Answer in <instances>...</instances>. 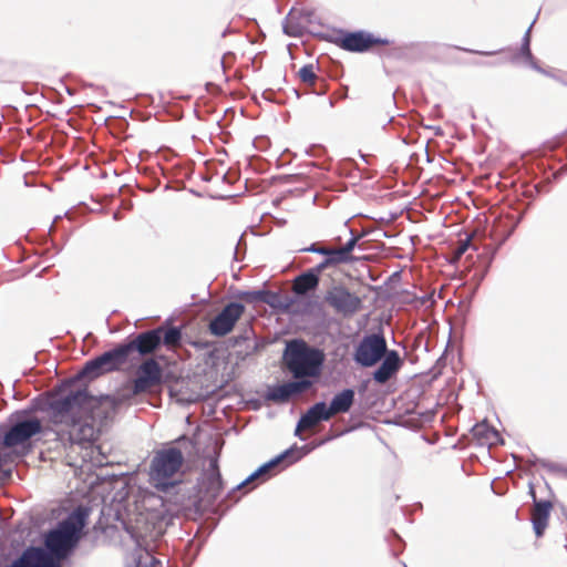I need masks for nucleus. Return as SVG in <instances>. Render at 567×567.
Returning <instances> with one entry per match:
<instances>
[{"instance_id":"obj_1","label":"nucleus","mask_w":567,"mask_h":567,"mask_svg":"<svg viewBox=\"0 0 567 567\" xmlns=\"http://www.w3.org/2000/svg\"><path fill=\"white\" fill-rule=\"evenodd\" d=\"M51 408L53 422L70 427L69 435L72 442L85 444L96 440L99 431L94 422H103L113 415L117 401L110 395L95 398L89 395L86 390H79L54 401Z\"/></svg>"},{"instance_id":"obj_2","label":"nucleus","mask_w":567,"mask_h":567,"mask_svg":"<svg viewBox=\"0 0 567 567\" xmlns=\"http://www.w3.org/2000/svg\"><path fill=\"white\" fill-rule=\"evenodd\" d=\"M86 516L84 509L78 508L66 519L59 523L55 529L47 534L44 544L51 554L64 558L75 547L85 526Z\"/></svg>"},{"instance_id":"obj_3","label":"nucleus","mask_w":567,"mask_h":567,"mask_svg":"<svg viewBox=\"0 0 567 567\" xmlns=\"http://www.w3.org/2000/svg\"><path fill=\"white\" fill-rule=\"evenodd\" d=\"M183 333L178 327L159 326L138 333L132 341L124 344L127 354L137 351L141 355L153 354L161 346L169 352L182 348Z\"/></svg>"},{"instance_id":"obj_4","label":"nucleus","mask_w":567,"mask_h":567,"mask_svg":"<svg viewBox=\"0 0 567 567\" xmlns=\"http://www.w3.org/2000/svg\"><path fill=\"white\" fill-rule=\"evenodd\" d=\"M287 370L296 379L305 380L319 373V349L310 348L303 340H291L287 343L284 355Z\"/></svg>"},{"instance_id":"obj_5","label":"nucleus","mask_w":567,"mask_h":567,"mask_svg":"<svg viewBox=\"0 0 567 567\" xmlns=\"http://www.w3.org/2000/svg\"><path fill=\"white\" fill-rule=\"evenodd\" d=\"M348 235H352V230L347 223H342L339 226L338 234L331 238V240L336 243L337 247L321 246V255L324 256V259L321 260V270L330 266L346 264L353 260L351 252L361 236H351L344 245H341L342 238Z\"/></svg>"},{"instance_id":"obj_6","label":"nucleus","mask_w":567,"mask_h":567,"mask_svg":"<svg viewBox=\"0 0 567 567\" xmlns=\"http://www.w3.org/2000/svg\"><path fill=\"white\" fill-rule=\"evenodd\" d=\"M386 340L382 333L365 334L353 351V360L363 368H371L386 354Z\"/></svg>"},{"instance_id":"obj_7","label":"nucleus","mask_w":567,"mask_h":567,"mask_svg":"<svg viewBox=\"0 0 567 567\" xmlns=\"http://www.w3.org/2000/svg\"><path fill=\"white\" fill-rule=\"evenodd\" d=\"M128 359L124 344L104 352L102 355L85 363L81 374L91 379L97 378L104 373L120 370Z\"/></svg>"},{"instance_id":"obj_8","label":"nucleus","mask_w":567,"mask_h":567,"mask_svg":"<svg viewBox=\"0 0 567 567\" xmlns=\"http://www.w3.org/2000/svg\"><path fill=\"white\" fill-rule=\"evenodd\" d=\"M333 42L346 51L358 53L369 52L389 44V40L363 30L341 32Z\"/></svg>"},{"instance_id":"obj_9","label":"nucleus","mask_w":567,"mask_h":567,"mask_svg":"<svg viewBox=\"0 0 567 567\" xmlns=\"http://www.w3.org/2000/svg\"><path fill=\"white\" fill-rule=\"evenodd\" d=\"M42 431L41 421L37 417L17 421L4 434L3 445L7 447H30V440Z\"/></svg>"},{"instance_id":"obj_10","label":"nucleus","mask_w":567,"mask_h":567,"mask_svg":"<svg viewBox=\"0 0 567 567\" xmlns=\"http://www.w3.org/2000/svg\"><path fill=\"white\" fill-rule=\"evenodd\" d=\"M185 463H153L150 471V481L158 491L166 492L183 482Z\"/></svg>"},{"instance_id":"obj_11","label":"nucleus","mask_w":567,"mask_h":567,"mask_svg":"<svg viewBox=\"0 0 567 567\" xmlns=\"http://www.w3.org/2000/svg\"><path fill=\"white\" fill-rule=\"evenodd\" d=\"M317 16L315 12L292 9L285 19V33L291 37H301L306 33L318 34Z\"/></svg>"},{"instance_id":"obj_12","label":"nucleus","mask_w":567,"mask_h":567,"mask_svg":"<svg viewBox=\"0 0 567 567\" xmlns=\"http://www.w3.org/2000/svg\"><path fill=\"white\" fill-rule=\"evenodd\" d=\"M324 301L337 313H341L344 317L352 316L359 311L362 305L361 299L343 286H334L328 289L324 295Z\"/></svg>"},{"instance_id":"obj_13","label":"nucleus","mask_w":567,"mask_h":567,"mask_svg":"<svg viewBox=\"0 0 567 567\" xmlns=\"http://www.w3.org/2000/svg\"><path fill=\"white\" fill-rule=\"evenodd\" d=\"M245 312V307L238 302H230L209 322L208 329L213 336L224 337L233 331L237 321Z\"/></svg>"},{"instance_id":"obj_14","label":"nucleus","mask_w":567,"mask_h":567,"mask_svg":"<svg viewBox=\"0 0 567 567\" xmlns=\"http://www.w3.org/2000/svg\"><path fill=\"white\" fill-rule=\"evenodd\" d=\"M162 381V368L154 358H148L141 363L137 375L133 381V394L145 393L158 385Z\"/></svg>"},{"instance_id":"obj_15","label":"nucleus","mask_w":567,"mask_h":567,"mask_svg":"<svg viewBox=\"0 0 567 567\" xmlns=\"http://www.w3.org/2000/svg\"><path fill=\"white\" fill-rule=\"evenodd\" d=\"M223 491V482L218 463H209L208 468L203 473L199 482V502L207 506L215 503Z\"/></svg>"},{"instance_id":"obj_16","label":"nucleus","mask_w":567,"mask_h":567,"mask_svg":"<svg viewBox=\"0 0 567 567\" xmlns=\"http://www.w3.org/2000/svg\"><path fill=\"white\" fill-rule=\"evenodd\" d=\"M195 449V443L190 439L181 436L165 445L162 450H158L153 461H184L185 454L189 456Z\"/></svg>"},{"instance_id":"obj_17","label":"nucleus","mask_w":567,"mask_h":567,"mask_svg":"<svg viewBox=\"0 0 567 567\" xmlns=\"http://www.w3.org/2000/svg\"><path fill=\"white\" fill-rule=\"evenodd\" d=\"M309 380L289 381L269 389L266 398L276 403L288 402L293 395L307 391L311 386Z\"/></svg>"},{"instance_id":"obj_18","label":"nucleus","mask_w":567,"mask_h":567,"mask_svg":"<svg viewBox=\"0 0 567 567\" xmlns=\"http://www.w3.org/2000/svg\"><path fill=\"white\" fill-rule=\"evenodd\" d=\"M10 567H59L40 547H29Z\"/></svg>"},{"instance_id":"obj_19","label":"nucleus","mask_w":567,"mask_h":567,"mask_svg":"<svg viewBox=\"0 0 567 567\" xmlns=\"http://www.w3.org/2000/svg\"><path fill=\"white\" fill-rule=\"evenodd\" d=\"M382 359L383 361L373 372V380L380 384H384L393 378L403 364L399 352L395 350H388L386 354Z\"/></svg>"},{"instance_id":"obj_20","label":"nucleus","mask_w":567,"mask_h":567,"mask_svg":"<svg viewBox=\"0 0 567 567\" xmlns=\"http://www.w3.org/2000/svg\"><path fill=\"white\" fill-rule=\"evenodd\" d=\"M354 400V391L346 389L338 393L327 406L321 402V421L329 420L332 415L349 411Z\"/></svg>"},{"instance_id":"obj_21","label":"nucleus","mask_w":567,"mask_h":567,"mask_svg":"<svg viewBox=\"0 0 567 567\" xmlns=\"http://www.w3.org/2000/svg\"><path fill=\"white\" fill-rule=\"evenodd\" d=\"M553 504L549 501H536L532 509V524L537 537H542L548 526Z\"/></svg>"},{"instance_id":"obj_22","label":"nucleus","mask_w":567,"mask_h":567,"mask_svg":"<svg viewBox=\"0 0 567 567\" xmlns=\"http://www.w3.org/2000/svg\"><path fill=\"white\" fill-rule=\"evenodd\" d=\"M472 435L476 443L482 446L492 447L503 443L498 431L491 426L487 422L475 424L472 429Z\"/></svg>"},{"instance_id":"obj_23","label":"nucleus","mask_w":567,"mask_h":567,"mask_svg":"<svg viewBox=\"0 0 567 567\" xmlns=\"http://www.w3.org/2000/svg\"><path fill=\"white\" fill-rule=\"evenodd\" d=\"M305 441V439H301ZM316 444L315 441L311 443L303 442L301 445L295 444L289 450L284 452L280 455H277L271 461H299L300 458L305 457L309 452L315 450Z\"/></svg>"},{"instance_id":"obj_24","label":"nucleus","mask_w":567,"mask_h":567,"mask_svg":"<svg viewBox=\"0 0 567 567\" xmlns=\"http://www.w3.org/2000/svg\"><path fill=\"white\" fill-rule=\"evenodd\" d=\"M264 302L280 311H289L293 303L289 296L267 290L265 291Z\"/></svg>"},{"instance_id":"obj_25","label":"nucleus","mask_w":567,"mask_h":567,"mask_svg":"<svg viewBox=\"0 0 567 567\" xmlns=\"http://www.w3.org/2000/svg\"><path fill=\"white\" fill-rule=\"evenodd\" d=\"M319 424V403L311 406L309 412L303 415L296 427V434L301 436L302 432L312 429Z\"/></svg>"},{"instance_id":"obj_26","label":"nucleus","mask_w":567,"mask_h":567,"mask_svg":"<svg viewBox=\"0 0 567 567\" xmlns=\"http://www.w3.org/2000/svg\"><path fill=\"white\" fill-rule=\"evenodd\" d=\"M318 284V278L312 272H306L298 276L293 280L292 289L297 295H303L311 289H315Z\"/></svg>"},{"instance_id":"obj_27","label":"nucleus","mask_w":567,"mask_h":567,"mask_svg":"<svg viewBox=\"0 0 567 567\" xmlns=\"http://www.w3.org/2000/svg\"><path fill=\"white\" fill-rule=\"evenodd\" d=\"M209 446L206 451H204L203 458L204 461H217L220 454V450L224 445V440L219 434L209 435L208 437Z\"/></svg>"},{"instance_id":"obj_28","label":"nucleus","mask_w":567,"mask_h":567,"mask_svg":"<svg viewBox=\"0 0 567 567\" xmlns=\"http://www.w3.org/2000/svg\"><path fill=\"white\" fill-rule=\"evenodd\" d=\"M279 463H265L262 466H260L257 471L251 473L245 481H243L238 486L237 489H241L243 487H246L252 482L259 480L260 477H264L268 474V472L274 468Z\"/></svg>"},{"instance_id":"obj_29","label":"nucleus","mask_w":567,"mask_h":567,"mask_svg":"<svg viewBox=\"0 0 567 567\" xmlns=\"http://www.w3.org/2000/svg\"><path fill=\"white\" fill-rule=\"evenodd\" d=\"M299 78H300V81L302 82V84L310 86V87L316 85L317 79H318L317 74L313 71L312 64L302 66L299 70Z\"/></svg>"},{"instance_id":"obj_30","label":"nucleus","mask_w":567,"mask_h":567,"mask_svg":"<svg viewBox=\"0 0 567 567\" xmlns=\"http://www.w3.org/2000/svg\"><path fill=\"white\" fill-rule=\"evenodd\" d=\"M266 290L247 291L241 295V298L248 302L261 301L264 302Z\"/></svg>"},{"instance_id":"obj_31","label":"nucleus","mask_w":567,"mask_h":567,"mask_svg":"<svg viewBox=\"0 0 567 567\" xmlns=\"http://www.w3.org/2000/svg\"><path fill=\"white\" fill-rule=\"evenodd\" d=\"M471 243V238L467 237L465 240H460L457 247L454 250L453 260H460L461 257L465 254V251L468 249Z\"/></svg>"},{"instance_id":"obj_32","label":"nucleus","mask_w":567,"mask_h":567,"mask_svg":"<svg viewBox=\"0 0 567 567\" xmlns=\"http://www.w3.org/2000/svg\"><path fill=\"white\" fill-rule=\"evenodd\" d=\"M522 54L525 56L526 60H532L533 55L529 49V34L526 33L524 38V43L522 45Z\"/></svg>"},{"instance_id":"obj_33","label":"nucleus","mask_w":567,"mask_h":567,"mask_svg":"<svg viewBox=\"0 0 567 567\" xmlns=\"http://www.w3.org/2000/svg\"><path fill=\"white\" fill-rule=\"evenodd\" d=\"M474 52L477 54H481V55H492V54L502 53V52H504V50H498V51H493V52H485V51H474Z\"/></svg>"},{"instance_id":"obj_34","label":"nucleus","mask_w":567,"mask_h":567,"mask_svg":"<svg viewBox=\"0 0 567 567\" xmlns=\"http://www.w3.org/2000/svg\"><path fill=\"white\" fill-rule=\"evenodd\" d=\"M310 250L315 251V252H319V247L317 246V244H312Z\"/></svg>"},{"instance_id":"obj_35","label":"nucleus","mask_w":567,"mask_h":567,"mask_svg":"<svg viewBox=\"0 0 567 567\" xmlns=\"http://www.w3.org/2000/svg\"><path fill=\"white\" fill-rule=\"evenodd\" d=\"M266 480V476L260 477L259 480L255 481L256 485H259L260 482H264Z\"/></svg>"},{"instance_id":"obj_36","label":"nucleus","mask_w":567,"mask_h":567,"mask_svg":"<svg viewBox=\"0 0 567 567\" xmlns=\"http://www.w3.org/2000/svg\"><path fill=\"white\" fill-rule=\"evenodd\" d=\"M320 360H321V363H322V362H323V360H324V354H323V352H322V351H321Z\"/></svg>"},{"instance_id":"obj_37","label":"nucleus","mask_w":567,"mask_h":567,"mask_svg":"<svg viewBox=\"0 0 567 567\" xmlns=\"http://www.w3.org/2000/svg\"><path fill=\"white\" fill-rule=\"evenodd\" d=\"M151 560H153V563L159 564V561H156L154 557H151Z\"/></svg>"},{"instance_id":"obj_38","label":"nucleus","mask_w":567,"mask_h":567,"mask_svg":"<svg viewBox=\"0 0 567 567\" xmlns=\"http://www.w3.org/2000/svg\"><path fill=\"white\" fill-rule=\"evenodd\" d=\"M110 463L109 462H105V463H100V465H109Z\"/></svg>"},{"instance_id":"obj_39","label":"nucleus","mask_w":567,"mask_h":567,"mask_svg":"<svg viewBox=\"0 0 567 567\" xmlns=\"http://www.w3.org/2000/svg\"><path fill=\"white\" fill-rule=\"evenodd\" d=\"M9 476V471L4 473V478Z\"/></svg>"},{"instance_id":"obj_40","label":"nucleus","mask_w":567,"mask_h":567,"mask_svg":"<svg viewBox=\"0 0 567 567\" xmlns=\"http://www.w3.org/2000/svg\"><path fill=\"white\" fill-rule=\"evenodd\" d=\"M319 197V193H316L315 194V199H317Z\"/></svg>"}]
</instances>
